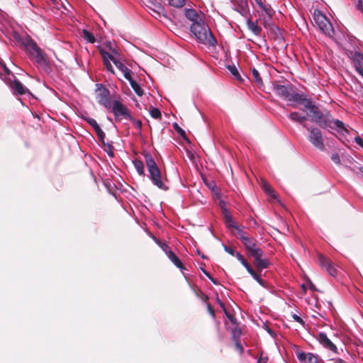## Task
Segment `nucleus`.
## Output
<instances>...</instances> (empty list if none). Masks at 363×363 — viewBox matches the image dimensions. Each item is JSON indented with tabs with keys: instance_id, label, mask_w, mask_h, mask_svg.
<instances>
[{
	"instance_id": "f257e3e1",
	"label": "nucleus",
	"mask_w": 363,
	"mask_h": 363,
	"mask_svg": "<svg viewBox=\"0 0 363 363\" xmlns=\"http://www.w3.org/2000/svg\"><path fill=\"white\" fill-rule=\"evenodd\" d=\"M306 110L311 113V117L313 122L315 123L320 128H330L337 131H344L348 133L344 123L338 119H334L329 111L322 112L319 108L313 104L306 105Z\"/></svg>"
},
{
	"instance_id": "f03ea898",
	"label": "nucleus",
	"mask_w": 363,
	"mask_h": 363,
	"mask_svg": "<svg viewBox=\"0 0 363 363\" xmlns=\"http://www.w3.org/2000/svg\"><path fill=\"white\" fill-rule=\"evenodd\" d=\"M191 31L200 43L208 47H216L217 45V41L210 28L202 20H200L199 22L192 23Z\"/></svg>"
},
{
	"instance_id": "7ed1b4c3",
	"label": "nucleus",
	"mask_w": 363,
	"mask_h": 363,
	"mask_svg": "<svg viewBox=\"0 0 363 363\" xmlns=\"http://www.w3.org/2000/svg\"><path fill=\"white\" fill-rule=\"evenodd\" d=\"M28 48L26 50L33 57L37 65L46 73L52 72L50 63L48 59L47 55L42 49L38 47L34 40L27 42Z\"/></svg>"
},
{
	"instance_id": "20e7f679",
	"label": "nucleus",
	"mask_w": 363,
	"mask_h": 363,
	"mask_svg": "<svg viewBox=\"0 0 363 363\" xmlns=\"http://www.w3.org/2000/svg\"><path fill=\"white\" fill-rule=\"evenodd\" d=\"M28 48L26 50L33 57L37 65L46 73L52 72L50 63L48 59L47 55L42 49L38 47L34 40L27 42Z\"/></svg>"
},
{
	"instance_id": "39448f33",
	"label": "nucleus",
	"mask_w": 363,
	"mask_h": 363,
	"mask_svg": "<svg viewBox=\"0 0 363 363\" xmlns=\"http://www.w3.org/2000/svg\"><path fill=\"white\" fill-rule=\"evenodd\" d=\"M144 156L151 182L160 189L167 190L168 186L162 182L161 172L152 155L146 153Z\"/></svg>"
},
{
	"instance_id": "423d86ee",
	"label": "nucleus",
	"mask_w": 363,
	"mask_h": 363,
	"mask_svg": "<svg viewBox=\"0 0 363 363\" xmlns=\"http://www.w3.org/2000/svg\"><path fill=\"white\" fill-rule=\"evenodd\" d=\"M313 20L323 33L330 38L333 37L335 34L334 28L325 14L319 10H315L313 13Z\"/></svg>"
},
{
	"instance_id": "0eeeda50",
	"label": "nucleus",
	"mask_w": 363,
	"mask_h": 363,
	"mask_svg": "<svg viewBox=\"0 0 363 363\" xmlns=\"http://www.w3.org/2000/svg\"><path fill=\"white\" fill-rule=\"evenodd\" d=\"M239 238L251 257L257 255L259 252L262 251V250L257 246V240L254 238L248 236L245 231L240 232Z\"/></svg>"
},
{
	"instance_id": "6e6552de",
	"label": "nucleus",
	"mask_w": 363,
	"mask_h": 363,
	"mask_svg": "<svg viewBox=\"0 0 363 363\" xmlns=\"http://www.w3.org/2000/svg\"><path fill=\"white\" fill-rule=\"evenodd\" d=\"M112 113L116 120H128L131 118V113L128 107L118 100H115L112 105Z\"/></svg>"
},
{
	"instance_id": "1a4fd4ad",
	"label": "nucleus",
	"mask_w": 363,
	"mask_h": 363,
	"mask_svg": "<svg viewBox=\"0 0 363 363\" xmlns=\"http://www.w3.org/2000/svg\"><path fill=\"white\" fill-rule=\"evenodd\" d=\"M309 131L308 140L318 150L323 151L325 149L324 140L320 130L318 128H308Z\"/></svg>"
},
{
	"instance_id": "9d476101",
	"label": "nucleus",
	"mask_w": 363,
	"mask_h": 363,
	"mask_svg": "<svg viewBox=\"0 0 363 363\" xmlns=\"http://www.w3.org/2000/svg\"><path fill=\"white\" fill-rule=\"evenodd\" d=\"M96 86H98L97 100L99 104L110 108L111 107L110 91L101 84H97Z\"/></svg>"
},
{
	"instance_id": "9b49d317",
	"label": "nucleus",
	"mask_w": 363,
	"mask_h": 363,
	"mask_svg": "<svg viewBox=\"0 0 363 363\" xmlns=\"http://www.w3.org/2000/svg\"><path fill=\"white\" fill-rule=\"evenodd\" d=\"M288 101L303 104L304 110H306V105H311L312 104V101L308 95L303 93L296 92L294 89Z\"/></svg>"
},
{
	"instance_id": "f8f14e48",
	"label": "nucleus",
	"mask_w": 363,
	"mask_h": 363,
	"mask_svg": "<svg viewBox=\"0 0 363 363\" xmlns=\"http://www.w3.org/2000/svg\"><path fill=\"white\" fill-rule=\"evenodd\" d=\"M293 89L291 86L277 84L274 86L275 94L286 101H289Z\"/></svg>"
},
{
	"instance_id": "ddd939ff",
	"label": "nucleus",
	"mask_w": 363,
	"mask_h": 363,
	"mask_svg": "<svg viewBox=\"0 0 363 363\" xmlns=\"http://www.w3.org/2000/svg\"><path fill=\"white\" fill-rule=\"evenodd\" d=\"M318 262L320 266L323 268H324L329 273L330 275L333 277H335L337 275V269L333 266L330 259L322 255H320L318 256Z\"/></svg>"
},
{
	"instance_id": "4468645a",
	"label": "nucleus",
	"mask_w": 363,
	"mask_h": 363,
	"mask_svg": "<svg viewBox=\"0 0 363 363\" xmlns=\"http://www.w3.org/2000/svg\"><path fill=\"white\" fill-rule=\"evenodd\" d=\"M148 12L151 16L160 21L167 19L165 9L160 4H155L154 7H149Z\"/></svg>"
},
{
	"instance_id": "2eb2a0df",
	"label": "nucleus",
	"mask_w": 363,
	"mask_h": 363,
	"mask_svg": "<svg viewBox=\"0 0 363 363\" xmlns=\"http://www.w3.org/2000/svg\"><path fill=\"white\" fill-rule=\"evenodd\" d=\"M318 342L326 349L337 353V348L335 345L328 337L325 333H319L318 337Z\"/></svg>"
},
{
	"instance_id": "dca6fc26",
	"label": "nucleus",
	"mask_w": 363,
	"mask_h": 363,
	"mask_svg": "<svg viewBox=\"0 0 363 363\" xmlns=\"http://www.w3.org/2000/svg\"><path fill=\"white\" fill-rule=\"evenodd\" d=\"M10 88L14 94L23 95V94H31L28 89L23 85V84L18 79H15L10 83Z\"/></svg>"
},
{
	"instance_id": "f3484780",
	"label": "nucleus",
	"mask_w": 363,
	"mask_h": 363,
	"mask_svg": "<svg viewBox=\"0 0 363 363\" xmlns=\"http://www.w3.org/2000/svg\"><path fill=\"white\" fill-rule=\"evenodd\" d=\"M264 255L263 250L259 252L257 255L253 256L252 257L255 259V264L257 267L258 269H264L269 267L270 265V262L267 258H262Z\"/></svg>"
},
{
	"instance_id": "a211bd4d",
	"label": "nucleus",
	"mask_w": 363,
	"mask_h": 363,
	"mask_svg": "<svg viewBox=\"0 0 363 363\" xmlns=\"http://www.w3.org/2000/svg\"><path fill=\"white\" fill-rule=\"evenodd\" d=\"M352 61L355 70L363 78V54L355 52L352 57Z\"/></svg>"
},
{
	"instance_id": "6ab92c4d",
	"label": "nucleus",
	"mask_w": 363,
	"mask_h": 363,
	"mask_svg": "<svg viewBox=\"0 0 363 363\" xmlns=\"http://www.w3.org/2000/svg\"><path fill=\"white\" fill-rule=\"evenodd\" d=\"M225 213V222L228 228H233L238 231V235L240 231H244V227L238 225L236 222L233 220L232 216L227 212Z\"/></svg>"
},
{
	"instance_id": "aec40b11",
	"label": "nucleus",
	"mask_w": 363,
	"mask_h": 363,
	"mask_svg": "<svg viewBox=\"0 0 363 363\" xmlns=\"http://www.w3.org/2000/svg\"><path fill=\"white\" fill-rule=\"evenodd\" d=\"M11 38L13 40H14L16 43L21 44L24 48L26 50L28 48L27 45L28 44L27 42L28 40H33L29 35H26L24 36L20 35V34L16 31H13L11 35Z\"/></svg>"
},
{
	"instance_id": "412c9836",
	"label": "nucleus",
	"mask_w": 363,
	"mask_h": 363,
	"mask_svg": "<svg viewBox=\"0 0 363 363\" xmlns=\"http://www.w3.org/2000/svg\"><path fill=\"white\" fill-rule=\"evenodd\" d=\"M112 53H109L106 51H105L104 49L100 48L99 52L103 58V61L104 62H111L112 61L113 62V60H116L114 55H118V52L116 49L113 48L111 49Z\"/></svg>"
},
{
	"instance_id": "4be33fe9",
	"label": "nucleus",
	"mask_w": 363,
	"mask_h": 363,
	"mask_svg": "<svg viewBox=\"0 0 363 363\" xmlns=\"http://www.w3.org/2000/svg\"><path fill=\"white\" fill-rule=\"evenodd\" d=\"M113 63L116 67L123 74V76L126 79H130V70L125 65L117 60H113Z\"/></svg>"
},
{
	"instance_id": "5701e85b",
	"label": "nucleus",
	"mask_w": 363,
	"mask_h": 363,
	"mask_svg": "<svg viewBox=\"0 0 363 363\" xmlns=\"http://www.w3.org/2000/svg\"><path fill=\"white\" fill-rule=\"evenodd\" d=\"M289 118L291 121L301 123V124L303 123L306 121V116L305 115H302L301 113H300L298 112H296V111L291 112L289 114Z\"/></svg>"
},
{
	"instance_id": "b1692460",
	"label": "nucleus",
	"mask_w": 363,
	"mask_h": 363,
	"mask_svg": "<svg viewBox=\"0 0 363 363\" xmlns=\"http://www.w3.org/2000/svg\"><path fill=\"white\" fill-rule=\"evenodd\" d=\"M167 256L177 267L179 269L183 268L182 261L172 250L167 252Z\"/></svg>"
},
{
	"instance_id": "393cba45",
	"label": "nucleus",
	"mask_w": 363,
	"mask_h": 363,
	"mask_svg": "<svg viewBox=\"0 0 363 363\" xmlns=\"http://www.w3.org/2000/svg\"><path fill=\"white\" fill-rule=\"evenodd\" d=\"M247 28L256 35H259L261 33L262 28L258 26L257 21H252L250 19L247 21Z\"/></svg>"
},
{
	"instance_id": "a878e982",
	"label": "nucleus",
	"mask_w": 363,
	"mask_h": 363,
	"mask_svg": "<svg viewBox=\"0 0 363 363\" xmlns=\"http://www.w3.org/2000/svg\"><path fill=\"white\" fill-rule=\"evenodd\" d=\"M185 16L190 21H192V23L194 22H199L198 19L199 18V16L198 15V13L196 10L193 9H188L185 10Z\"/></svg>"
},
{
	"instance_id": "bb28decb",
	"label": "nucleus",
	"mask_w": 363,
	"mask_h": 363,
	"mask_svg": "<svg viewBox=\"0 0 363 363\" xmlns=\"http://www.w3.org/2000/svg\"><path fill=\"white\" fill-rule=\"evenodd\" d=\"M129 82H130V84L132 87V89L134 90V91L135 92V94L139 96H142L144 94L143 92V89L140 87V86L139 85V84H138V82L136 81H135L132 77H130V79H127Z\"/></svg>"
},
{
	"instance_id": "cd10ccee",
	"label": "nucleus",
	"mask_w": 363,
	"mask_h": 363,
	"mask_svg": "<svg viewBox=\"0 0 363 363\" xmlns=\"http://www.w3.org/2000/svg\"><path fill=\"white\" fill-rule=\"evenodd\" d=\"M133 165L140 176H145V169H144V164L141 160H135L133 161Z\"/></svg>"
},
{
	"instance_id": "c85d7f7f",
	"label": "nucleus",
	"mask_w": 363,
	"mask_h": 363,
	"mask_svg": "<svg viewBox=\"0 0 363 363\" xmlns=\"http://www.w3.org/2000/svg\"><path fill=\"white\" fill-rule=\"evenodd\" d=\"M240 330H237L236 329L233 330V337L234 339V340L235 341V346H236V348L240 351V354H242L243 352H244V348L240 344L239 341H238V337L240 336Z\"/></svg>"
},
{
	"instance_id": "c756f323",
	"label": "nucleus",
	"mask_w": 363,
	"mask_h": 363,
	"mask_svg": "<svg viewBox=\"0 0 363 363\" xmlns=\"http://www.w3.org/2000/svg\"><path fill=\"white\" fill-rule=\"evenodd\" d=\"M247 272L262 286H265L264 280L262 279L261 277L258 275L252 267L248 269Z\"/></svg>"
},
{
	"instance_id": "7c9ffc66",
	"label": "nucleus",
	"mask_w": 363,
	"mask_h": 363,
	"mask_svg": "<svg viewBox=\"0 0 363 363\" xmlns=\"http://www.w3.org/2000/svg\"><path fill=\"white\" fill-rule=\"evenodd\" d=\"M235 257L238 259V261L240 262V263L245 267V268L248 270L251 267V266L249 264V263L245 260L243 255L240 253L239 252H236L235 253Z\"/></svg>"
},
{
	"instance_id": "2f4dec72",
	"label": "nucleus",
	"mask_w": 363,
	"mask_h": 363,
	"mask_svg": "<svg viewBox=\"0 0 363 363\" xmlns=\"http://www.w3.org/2000/svg\"><path fill=\"white\" fill-rule=\"evenodd\" d=\"M82 33H83L84 38L87 42H89L90 43H94L95 42V40H96L95 37L91 33H90L89 31H88L86 29H84L82 31Z\"/></svg>"
},
{
	"instance_id": "473e14b6",
	"label": "nucleus",
	"mask_w": 363,
	"mask_h": 363,
	"mask_svg": "<svg viewBox=\"0 0 363 363\" xmlns=\"http://www.w3.org/2000/svg\"><path fill=\"white\" fill-rule=\"evenodd\" d=\"M228 69L229 70V72L231 73V74L233 76H234V77L238 80H240L241 79V77L238 72V69L236 68V67L233 65H228Z\"/></svg>"
},
{
	"instance_id": "72a5a7b5",
	"label": "nucleus",
	"mask_w": 363,
	"mask_h": 363,
	"mask_svg": "<svg viewBox=\"0 0 363 363\" xmlns=\"http://www.w3.org/2000/svg\"><path fill=\"white\" fill-rule=\"evenodd\" d=\"M262 188L264 191L271 197H276L274 191L271 188V186L267 183L263 182Z\"/></svg>"
},
{
	"instance_id": "f704fd0d",
	"label": "nucleus",
	"mask_w": 363,
	"mask_h": 363,
	"mask_svg": "<svg viewBox=\"0 0 363 363\" xmlns=\"http://www.w3.org/2000/svg\"><path fill=\"white\" fill-rule=\"evenodd\" d=\"M234 9L239 12L242 16H245L248 13V5L247 6H234Z\"/></svg>"
},
{
	"instance_id": "c9c22d12",
	"label": "nucleus",
	"mask_w": 363,
	"mask_h": 363,
	"mask_svg": "<svg viewBox=\"0 0 363 363\" xmlns=\"http://www.w3.org/2000/svg\"><path fill=\"white\" fill-rule=\"evenodd\" d=\"M150 114L155 119L161 118L162 116L160 111L155 107H151L150 109Z\"/></svg>"
},
{
	"instance_id": "e433bc0d",
	"label": "nucleus",
	"mask_w": 363,
	"mask_h": 363,
	"mask_svg": "<svg viewBox=\"0 0 363 363\" xmlns=\"http://www.w3.org/2000/svg\"><path fill=\"white\" fill-rule=\"evenodd\" d=\"M95 132L99 138V140L105 145V133L101 128H99L98 129L95 130Z\"/></svg>"
},
{
	"instance_id": "4c0bfd02",
	"label": "nucleus",
	"mask_w": 363,
	"mask_h": 363,
	"mask_svg": "<svg viewBox=\"0 0 363 363\" xmlns=\"http://www.w3.org/2000/svg\"><path fill=\"white\" fill-rule=\"evenodd\" d=\"M252 76H253V78H254L255 81L258 84H262V78L260 77L259 72L255 68L252 69Z\"/></svg>"
},
{
	"instance_id": "58836bf2",
	"label": "nucleus",
	"mask_w": 363,
	"mask_h": 363,
	"mask_svg": "<svg viewBox=\"0 0 363 363\" xmlns=\"http://www.w3.org/2000/svg\"><path fill=\"white\" fill-rule=\"evenodd\" d=\"M262 10L269 17H272L274 14V11L269 4H265L264 7H262Z\"/></svg>"
},
{
	"instance_id": "ea45409f",
	"label": "nucleus",
	"mask_w": 363,
	"mask_h": 363,
	"mask_svg": "<svg viewBox=\"0 0 363 363\" xmlns=\"http://www.w3.org/2000/svg\"><path fill=\"white\" fill-rule=\"evenodd\" d=\"M129 121H132L133 125L135 126V128L138 130H141L142 128V122L140 120L135 119L131 116V118L128 119Z\"/></svg>"
},
{
	"instance_id": "a19ab883",
	"label": "nucleus",
	"mask_w": 363,
	"mask_h": 363,
	"mask_svg": "<svg viewBox=\"0 0 363 363\" xmlns=\"http://www.w3.org/2000/svg\"><path fill=\"white\" fill-rule=\"evenodd\" d=\"M86 121L94 129V130L100 128L95 119L92 118H88L86 119Z\"/></svg>"
},
{
	"instance_id": "79ce46f5",
	"label": "nucleus",
	"mask_w": 363,
	"mask_h": 363,
	"mask_svg": "<svg viewBox=\"0 0 363 363\" xmlns=\"http://www.w3.org/2000/svg\"><path fill=\"white\" fill-rule=\"evenodd\" d=\"M317 362H318L317 357H315V355H313L311 353L307 354L306 360L305 362L306 363H317Z\"/></svg>"
},
{
	"instance_id": "37998d69",
	"label": "nucleus",
	"mask_w": 363,
	"mask_h": 363,
	"mask_svg": "<svg viewBox=\"0 0 363 363\" xmlns=\"http://www.w3.org/2000/svg\"><path fill=\"white\" fill-rule=\"evenodd\" d=\"M234 6H247L248 5L247 0H231Z\"/></svg>"
},
{
	"instance_id": "c03bdc74",
	"label": "nucleus",
	"mask_w": 363,
	"mask_h": 363,
	"mask_svg": "<svg viewBox=\"0 0 363 363\" xmlns=\"http://www.w3.org/2000/svg\"><path fill=\"white\" fill-rule=\"evenodd\" d=\"M174 127L175 128V130H177V132L183 138H186V133L185 131L182 128H180L178 124L177 123H174Z\"/></svg>"
},
{
	"instance_id": "a18cd8bd",
	"label": "nucleus",
	"mask_w": 363,
	"mask_h": 363,
	"mask_svg": "<svg viewBox=\"0 0 363 363\" xmlns=\"http://www.w3.org/2000/svg\"><path fill=\"white\" fill-rule=\"evenodd\" d=\"M331 159L335 164H340V157L338 153H333Z\"/></svg>"
},
{
	"instance_id": "49530a36",
	"label": "nucleus",
	"mask_w": 363,
	"mask_h": 363,
	"mask_svg": "<svg viewBox=\"0 0 363 363\" xmlns=\"http://www.w3.org/2000/svg\"><path fill=\"white\" fill-rule=\"evenodd\" d=\"M292 318L296 322H297V323H300L301 325H302L303 326H304L305 323H304L303 320L301 317H299L298 315L293 314Z\"/></svg>"
},
{
	"instance_id": "de8ad7c7",
	"label": "nucleus",
	"mask_w": 363,
	"mask_h": 363,
	"mask_svg": "<svg viewBox=\"0 0 363 363\" xmlns=\"http://www.w3.org/2000/svg\"><path fill=\"white\" fill-rule=\"evenodd\" d=\"M104 64L107 71L112 74L114 73L113 67L111 65V62H104Z\"/></svg>"
},
{
	"instance_id": "09e8293b",
	"label": "nucleus",
	"mask_w": 363,
	"mask_h": 363,
	"mask_svg": "<svg viewBox=\"0 0 363 363\" xmlns=\"http://www.w3.org/2000/svg\"><path fill=\"white\" fill-rule=\"evenodd\" d=\"M104 64L107 71L112 74L114 73L113 67L111 65V62H104Z\"/></svg>"
},
{
	"instance_id": "8fccbe9b",
	"label": "nucleus",
	"mask_w": 363,
	"mask_h": 363,
	"mask_svg": "<svg viewBox=\"0 0 363 363\" xmlns=\"http://www.w3.org/2000/svg\"><path fill=\"white\" fill-rule=\"evenodd\" d=\"M113 147L110 145V144H107V150H106L107 154L108 155V156L113 157L114 156V153H113Z\"/></svg>"
},
{
	"instance_id": "3c124183",
	"label": "nucleus",
	"mask_w": 363,
	"mask_h": 363,
	"mask_svg": "<svg viewBox=\"0 0 363 363\" xmlns=\"http://www.w3.org/2000/svg\"><path fill=\"white\" fill-rule=\"evenodd\" d=\"M223 247H224V250L226 252L231 255L232 256L235 255L236 252L232 247H228L227 245H223Z\"/></svg>"
},
{
	"instance_id": "603ef678",
	"label": "nucleus",
	"mask_w": 363,
	"mask_h": 363,
	"mask_svg": "<svg viewBox=\"0 0 363 363\" xmlns=\"http://www.w3.org/2000/svg\"><path fill=\"white\" fill-rule=\"evenodd\" d=\"M297 356H298V359L299 360L306 362V357H307V354H306L303 352H301L298 353Z\"/></svg>"
},
{
	"instance_id": "864d4df0",
	"label": "nucleus",
	"mask_w": 363,
	"mask_h": 363,
	"mask_svg": "<svg viewBox=\"0 0 363 363\" xmlns=\"http://www.w3.org/2000/svg\"><path fill=\"white\" fill-rule=\"evenodd\" d=\"M354 142L358 145H359L360 147H362L363 148V140L361 137L359 136H356L354 138Z\"/></svg>"
},
{
	"instance_id": "5fc2aeb1",
	"label": "nucleus",
	"mask_w": 363,
	"mask_h": 363,
	"mask_svg": "<svg viewBox=\"0 0 363 363\" xmlns=\"http://www.w3.org/2000/svg\"><path fill=\"white\" fill-rule=\"evenodd\" d=\"M160 247L162 249V250L167 254L168 251H171L170 248L169 247L168 245L165 242H163L162 245H161Z\"/></svg>"
},
{
	"instance_id": "6e6d98bb",
	"label": "nucleus",
	"mask_w": 363,
	"mask_h": 363,
	"mask_svg": "<svg viewBox=\"0 0 363 363\" xmlns=\"http://www.w3.org/2000/svg\"><path fill=\"white\" fill-rule=\"evenodd\" d=\"M255 4L262 9V7H264L265 3L263 0H255Z\"/></svg>"
},
{
	"instance_id": "4d7b16f0",
	"label": "nucleus",
	"mask_w": 363,
	"mask_h": 363,
	"mask_svg": "<svg viewBox=\"0 0 363 363\" xmlns=\"http://www.w3.org/2000/svg\"><path fill=\"white\" fill-rule=\"evenodd\" d=\"M357 9L360 11L362 13H363V5L362 0H359L358 4L357 5Z\"/></svg>"
},
{
	"instance_id": "13d9d810",
	"label": "nucleus",
	"mask_w": 363,
	"mask_h": 363,
	"mask_svg": "<svg viewBox=\"0 0 363 363\" xmlns=\"http://www.w3.org/2000/svg\"><path fill=\"white\" fill-rule=\"evenodd\" d=\"M267 357H259V359L257 361V363H267Z\"/></svg>"
},
{
	"instance_id": "bf43d9fd",
	"label": "nucleus",
	"mask_w": 363,
	"mask_h": 363,
	"mask_svg": "<svg viewBox=\"0 0 363 363\" xmlns=\"http://www.w3.org/2000/svg\"><path fill=\"white\" fill-rule=\"evenodd\" d=\"M0 65H1V66H2V67H3V68H4V71H5V72H6V74H9L10 73V71H9V69L6 67V66L5 65V64H4V63H0Z\"/></svg>"
},
{
	"instance_id": "052dcab7",
	"label": "nucleus",
	"mask_w": 363,
	"mask_h": 363,
	"mask_svg": "<svg viewBox=\"0 0 363 363\" xmlns=\"http://www.w3.org/2000/svg\"><path fill=\"white\" fill-rule=\"evenodd\" d=\"M309 285H310V288L311 290H313V291L315 290V286L313 285V284L311 281H309Z\"/></svg>"
},
{
	"instance_id": "680f3d73",
	"label": "nucleus",
	"mask_w": 363,
	"mask_h": 363,
	"mask_svg": "<svg viewBox=\"0 0 363 363\" xmlns=\"http://www.w3.org/2000/svg\"><path fill=\"white\" fill-rule=\"evenodd\" d=\"M152 239L155 240V242H157L159 239H157L156 237L152 236Z\"/></svg>"
},
{
	"instance_id": "e2e57ef3",
	"label": "nucleus",
	"mask_w": 363,
	"mask_h": 363,
	"mask_svg": "<svg viewBox=\"0 0 363 363\" xmlns=\"http://www.w3.org/2000/svg\"><path fill=\"white\" fill-rule=\"evenodd\" d=\"M160 247L161 246V245L163 244V242H162L160 240H158L157 242H156Z\"/></svg>"
},
{
	"instance_id": "0e129e2a",
	"label": "nucleus",
	"mask_w": 363,
	"mask_h": 363,
	"mask_svg": "<svg viewBox=\"0 0 363 363\" xmlns=\"http://www.w3.org/2000/svg\"><path fill=\"white\" fill-rule=\"evenodd\" d=\"M301 287H302V289H303V290L304 291H306V286H305L304 284H302Z\"/></svg>"
},
{
	"instance_id": "69168bd1",
	"label": "nucleus",
	"mask_w": 363,
	"mask_h": 363,
	"mask_svg": "<svg viewBox=\"0 0 363 363\" xmlns=\"http://www.w3.org/2000/svg\"><path fill=\"white\" fill-rule=\"evenodd\" d=\"M338 362H339L340 363H343V362H344V361H343L342 359H340L338 360Z\"/></svg>"
},
{
	"instance_id": "338daca9",
	"label": "nucleus",
	"mask_w": 363,
	"mask_h": 363,
	"mask_svg": "<svg viewBox=\"0 0 363 363\" xmlns=\"http://www.w3.org/2000/svg\"><path fill=\"white\" fill-rule=\"evenodd\" d=\"M211 313L213 315H214V313L213 311H211Z\"/></svg>"
}]
</instances>
